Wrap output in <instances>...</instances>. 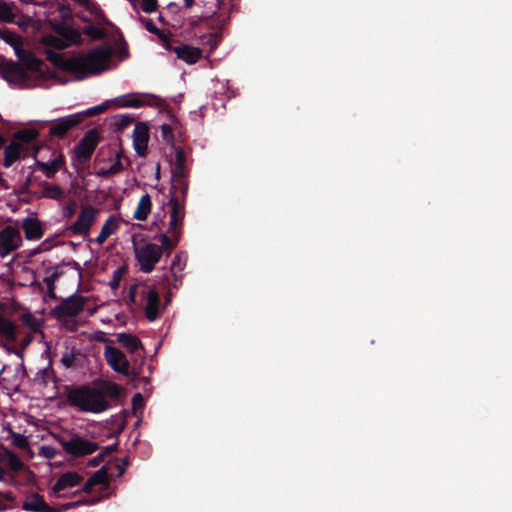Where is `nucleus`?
<instances>
[{
  "mask_svg": "<svg viewBox=\"0 0 512 512\" xmlns=\"http://www.w3.org/2000/svg\"><path fill=\"white\" fill-rule=\"evenodd\" d=\"M75 506H76V503L63 504V505L59 506L58 508H52V511H54V512H64V511H67L69 509H72Z\"/></svg>",
  "mask_w": 512,
  "mask_h": 512,
  "instance_id": "obj_40",
  "label": "nucleus"
},
{
  "mask_svg": "<svg viewBox=\"0 0 512 512\" xmlns=\"http://www.w3.org/2000/svg\"><path fill=\"white\" fill-rule=\"evenodd\" d=\"M107 472L105 468L98 470L90 479L89 484L95 485H106L107 484Z\"/></svg>",
  "mask_w": 512,
  "mask_h": 512,
  "instance_id": "obj_33",
  "label": "nucleus"
},
{
  "mask_svg": "<svg viewBox=\"0 0 512 512\" xmlns=\"http://www.w3.org/2000/svg\"><path fill=\"white\" fill-rule=\"evenodd\" d=\"M34 159L36 169L48 178H54L56 173L65 166L63 153L50 146H41L35 149Z\"/></svg>",
  "mask_w": 512,
  "mask_h": 512,
  "instance_id": "obj_4",
  "label": "nucleus"
},
{
  "mask_svg": "<svg viewBox=\"0 0 512 512\" xmlns=\"http://www.w3.org/2000/svg\"><path fill=\"white\" fill-rule=\"evenodd\" d=\"M123 166L120 160L119 155H117L109 166H103L101 163H98V168L95 172V175L101 178H108L111 175L118 174L122 171Z\"/></svg>",
  "mask_w": 512,
  "mask_h": 512,
  "instance_id": "obj_25",
  "label": "nucleus"
},
{
  "mask_svg": "<svg viewBox=\"0 0 512 512\" xmlns=\"http://www.w3.org/2000/svg\"><path fill=\"white\" fill-rule=\"evenodd\" d=\"M119 228V222L115 216H109L103 224L100 233L96 237L98 244H103Z\"/></svg>",
  "mask_w": 512,
  "mask_h": 512,
  "instance_id": "obj_23",
  "label": "nucleus"
},
{
  "mask_svg": "<svg viewBox=\"0 0 512 512\" xmlns=\"http://www.w3.org/2000/svg\"><path fill=\"white\" fill-rule=\"evenodd\" d=\"M95 147V133L93 131H90L75 148V157L79 162H84L90 158Z\"/></svg>",
  "mask_w": 512,
  "mask_h": 512,
  "instance_id": "obj_15",
  "label": "nucleus"
},
{
  "mask_svg": "<svg viewBox=\"0 0 512 512\" xmlns=\"http://www.w3.org/2000/svg\"><path fill=\"white\" fill-rule=\"evenodd\" d=\"M45 43L47 45H50V46H52L56 49H60V50L69 47V43L66 42L65 38L61 39V38L54 37V36L46 37Z\"/></svg>",
  "mask_w": 512,
  "mask_h": 512,
  "instance_id": "obj_34",
  "label": "nucleus"
},
{
  "mask_svg": "<svg viewBox=\"0 0 512 512\" xmlns=\"http://www.w3.org/2000/svg\"><path fill=\"white\" fill-rule=\"evenodd\" d=\"M170 220L167 233H161L157 238L166 248H173L180 240L181 225L185 216L184 210L177 200H170Z\"/></svg>",
  "mask_w": 512,
  "mask_h": 512,
  "instance_id": "obj_6",
  "label": "nucleus"
},
{
  "mask_svg": "<svg viewBox=\"0 0 512 512\" xmlns=\"http://www.w3.org/2000/svg\"><path fill=\"white\" fill-rule=\"evenodd\" d=\"M104 358L113 371L122 375H128L129 360L121 350L107 345L104 348Z\"/></svg>",
  "mask_w": 512,
  "mask_h": 512,
  "instance_id": "obj_10",
  "label": "nucleus"
},
{
  "mask_svg": "<svg viewBox=\"0 0 512 512\" xmlns=\"http://www.w3.org/2000/svg\"><path fill=\"white\" fill-rule=\"evenodd\" d=\"M141 104V101L137 98H132L123 103V106L126 107H139Z\"/></svg>",
  "mask_w": 512,
  "mask_h": 512,
  "instance_id": "obj_41",
  "label": "nucleus"
},
{
  "mask_svg": "<svg viewBox=\"0 0 512 512\" xmlns=\"http://www.w3.org/2000/svg\"><path fill=\"white\" fill-rule=\"evenodd\" d=\"M136 291L137 285H132L129 289L128 302L131 305L136 303Z\"/></svg>",
  "mask_w": 512,
  "mask_h": 512,
  "instance_id": "obj_38",
  "label": "nucleus"
},
{
  "mask_svg": "<svg viewBox=\"0 0 512 512\" xmlns=\"http://www.w3.org/2000/svg\"><path fill=\"white\" fill-rule=\"evenodd\" d=\"M47 58L59 69L84 79L91 75L100 74L109 69L112 50L109 46H100L87 54L65 57L63 54L47 50Z\"/></svg>",
  "mask_w": 512,
  "mask_h": 512,
  "instance_id": "obj_1",
  "label": "nucleus"
},
{
  "mask_svg": "<svg viewBox=\"0 0 512 512\" xmlns=\"http://www.w3.org/2000/svg\"><path fill=\"white\" fill-rule=\"evenodd\" d=\"M3 457L5 462L9 465V467L12 470L18 471L22 469L23 463L16 454L6 450L3 454Z\"/></svg>",
  "mask_w": 512,
  "mask_h": 512,
  "instance_id": "obj_29",
  "label": "nucleus"
},
{
  "mask_svg": "<svg viewBox=\"0 0 512 512\" xmlns=\"http://www.w3.org/2000/svg\"><path fill=\"white\" fill-rule=\"evenodd\" d=\"M176 161H177V168L176 172L180 175L182 174V168L184 163V154L181 150L176 151Z\"/></svg>",
  "mask_w": 512,
  "mask_h": 512,
  "instance_id": "obj_37",
  "label": "nucleus"
},
{
  "mask_svg": "<svg viewBox=\"0 0 512 512\" xmlns=\"http://www.w3.org/2000/svg\"><path fill=\"white\" fill-rule=\"evenodd\" d=\"M117 285H118V282H117V281H115V282H113V283H112V286H114V287H116Z\"/></svg>",
  "mask_w": 512,
  "mask_h": 512,
  "instance_id": "obj_51",
  "label": "nucleus"
},
{
  "mask_svg": "<svg viewBox=\"0 0 512 512\" xmlns=\"http://www.w3.org/2000/svg\"><path fill=\"white\" fill-rule=\"evenodd\" d=\"M144 23H145L146 29L149 32L154 33V34L159 33V29L156 27V25L154 24V22L151 19H147Z\"/></svg>",
  "mask_w": 512,
  "mask_h": 512,
  "instance_id": "obj_39",
  "label": "nucleus"
},
{
  "mask_svg": "<svg viewBox=\"0 0 512 512\" xmlns=\"http://www.w3.org/2000/svg\"><path fill=\"white\" fill-rule=\"evenodd\" d=\"M19 229L7 226L0 230V257L4 258L16 251L22 245Z\"/></svg>",
  "mask_w": 512,
  "mask_h": 512,
  "instance_id": "obj_7",
  "label": "nucleus"
},
{
  "mask_svg": "<svg viewBox=\"0 0 512 512\" xmlns=\"http://www.w3.org/2000/svg\"><path fill=\"white\" fill-rule=\"evenodd\" d=\"M0 336L6 340H14L16 338V328L14 324L7 318L6 310L0 305Z\"/></svg>",
  "mask_w": 512,
  "mask_h": 512,
  "instance_id": "obj_22",
  "label": "nucleus"
},
{
  "mask_svg": "<svg viewBox=\"0 0 512 512\" xmlns=\"http://www.w3.org/2000/svg\"><path fill=\"white\" fill-rule=\"evenodd\" d=\"M70 403L81 411L101 413L108 408L102 393L95 388H78L68 395Z\"/></svg>",
  "mask_w": 512,
  "mask_h": 512,
  "instance_id": "obj_3",
  "label": "nucleus"
},
{
  "mask_svg": "<svg viewBox=\"0 0 512 512\" xmlns=\"http://www.w3.org/2000/svg\"><path fill=\"white\" fill-rule=\"evenodd\" d=\"M133 148L137 155L144 156L147 152L149 142V128L143 122L135 124L133 133Z\"/></svg>",
  "mask_w": 512,
  "mask_h": 512,
  "instance_id": "obj_12",
  "label": "nucleus"
},
{
  "mask_svg": "<svg viewBox=\"0 0 512 512\" xmlns=\"http://www.w3.org/2000/svg\"><path fill=\"white\" fill-rule=\"evenodd\" d=\"M173 248H166L163 243L160 245L151 242L134 243L133 253L139 270L143 273H150L160 261L163 251H171Z\"/></svg>",
  "mask_w": 512,
  "mask_h": 512,
  "instance_id": "obj_5",
  "label": "nucleus"
},
{
  "mask_svg": "<svg viewBox=\"0 0 512 512\" xmlns=\"http://www.w3.org/2000/svg\"><path fill=\"white\" fill-rule=\"evenodd\" d=\"M152 209V200L149 194H144L140 197L137 207L133 213V218L138 221L147 220Z\"/></svg>",
  "mask_w": 512,
  "mask_h": 512,
  "instance_id": "obj_21",
  "label": "nucleus"
},
{
  "mask_svg": "<svg viewBox=\"0 0 512 512\" xmlns=\"http://www.w3.org/2000/svg\"><path fill=\"white\" fill-rule=\"evenodd\" d=\"M95 389L101 392L104 398L105 396L117 397L120 394V387L112 381H102Z\"/></svg>",
  "mask_w": 512,
  "mask_h": 512,
  "instance_id": "obj_27",
  "label": "nucleus"
},
{
  "mask_svg": "<svg viewBox=\"0 0 512 512\" xmlns=\"http://www.w3.org/2000/svg\"><path fill=\"white\" fill-rule=\"evenodd\" d=\"M97 216V210L91 206L82 207L75 223L72 226L76 234L87 235L91 226L94 224Z\"/></svg>",
  "mask_w": 512,
  "mask_h": 512,
  "instance_id": "obj_11",
  "label": "nucleus"
},
{
  "mask_svg": "<svg viewBox=\"0 0 512 512\" xmlns=\"http://www.w3.org/2000/svg\"><path fill=\"white\" fill-rule=\"evenodd\" d=\"M14 18L10 4L0 1V22H11Z\"/></svg>",
  "mask_w": 512,
  "mask_h": 512,
  "instance_id": "obj_32",
  "label": "nucleus"
},
{
  "mask_svg": "<svg viewBox=\"0 0 512 512\" xmlns=\"http://www.w3.org/2000/svg\"><path fill=\"white\" fill-rule=\"evenodd\" d=\"M158 221L161 222L162 219L160 218V216L157 214L155 215V221L153 222V225L154 226H158Z\"/></svg>",
  "mask_w": 512,
  "mask_h": 512,
  "instance_id": "obj_47",
  "label": "nucleus"
},
{
  "mask_svg": "<svg viewBox=\"0 0 512 512\" xmlns=\"http://www.w3.org/2000/svg\"><path fill=\"white\" fill-rule=\"evenodd\" d=\"M119 470H120V471H119V475H122V474H123V472H124V468L119 467Z\"/></svg>",
  "mask_w": 512,
  "mask_h": 512,
  "instance_id": "obj_49",
  "label": "nucleus"
},
{
  "mask_svg": "<svg viewBox=\"0 0 512 512\" xmlns=\"http://www.w3.org/2000/svg\"><path fill=\"white\" fill-rule=\"evenodd\" d=\"M4 140L3 137L0 135V146L3 144Z\"/></svg>",
  "mask_w": 512,
  "mask_h": 512,
  "instance_id": "obj_50",
  "label": "nucleus"
},
{
  "mask_svg": "<svg viewBox=\"0 0 512 512\" xmlns=\"http://www.w3.org/2000/svg\"><path fill=\"white\" fill-rule=\"evenodd\" d=\"M0 38L13 47L17 56L21 55V40L19 36H17L15 33L9 31L6 28H0Z\"/></svg>",
  "mask_w": 512,
  "mask_h": 512,
  "instance_id": "obj_26",
  "label": "nucleus"
},
{
  "mask_svg": "<svg viewBox=\"0 0 512 512\" xmlns=\"http://www.w3.org/2000/svg\"><path fill=\"white\" fill-rule=\"evenodd\" d=\"M5 497H6L7 499H10V500L12 499V496H11V494H10V493H6V494H5Z\"/></svg>",
  "mask_w": 512,
  "mask_h": 512,
  "instance_id": "obj_48",
  "label": "nucleus"
},
{
  "mask_svg": "<svg viewBox=\"0 0 512 512\" xmlns=\"http://www.w3.org/2000/svg\"><path fill=\"white\" fill-rule=\"evenodd\" d=\"M172 50L178 59L182 60L188 65L195 64L202 56L201 49L190 45H179L174 47Z\"/></svg>",
  "mask_w": 512,
  "mask_h": 512,
  "instance_id": "obj_16",
  "label": "nucleus"
},
{
  "mask_svg": "<svg viewBox=\"0 0 512 512\" xmlns=\"http://www.w3.org/2000/svg\"><path fill=\"white\" fill-rule=\"evenodd\" d=\"M145 314L149 321H155L158 317L160 298L154 289H149L145 294Z\"/></svg>",
  "mask_w": 512,
  "mask_h": 512,
  "instance_id": "obj_18",
  "label": "nucleus"
},
{
  "mask_svg": "<svg viewBox=\"0 0 512 512\" xmlns=\"http://www.w3.org/2000/svg\"><path fill=\"white\" fill-rule=\"evenodd\" d=\"M142 9L146 13H152L157 10V0H141Z\"/></svg>",
  "mask_w": 512,
  "mask_h": 512,
  "instance_id": "obj_35",
  "label": "nucleus"
},
{
  "mask_svg": "<svg viewBox=\"0 0 512 512\" xmlns=\"http://www.w3.org/2000/svg\"><path fill=\"white\" fill-rule=\"evenodd\" d=\"M61 445L68 454L75 457L89 455L98 449V445L95 442L79 436H73L69 440L62 441Z\"/></svg>",
  "mask_w": 512,
  "mask_h": 512,
  "instance_id": "obj_8",
  "label": "nucleus"
},
{
  "mask_svg": "<svg viewBox=\"0 0 512 512\" xmlns=\"http://www.w3.org/2000/svg\"><path fill=\"white\" fill-rule=\"evenodd\" d=\"M38 136V131L35 129H24L18 131L14 135V140L20 143H25L26 146L29 147V143L36 139Z\"/></svg>",
  "mask_w": 512,
  "mask_h": 512,
  "instance_id": "obj_28",
  "label": "nucleus"
},
{
  "mask_svg": "<svg viewBox=\"0 0 512 512\" xmlns=\"http://www.w3.org/2000/svg\"><path fill=\"white\" fill-rule=\"evenodd\" d=\"M142 402H143V397L141 394H136L134 397H133V405L134 407L136 408L137 406H141L142 405Z\"/></svg>",
  "mask_w": 512,
  "mask_h": 512,
  "instance_id": "obj_43",
  "label": "nucleus"
},
{
  "mask_svg": "<svg viewBox=\"0 0 512 512\" xmlns=\"http://www.w3.org/2000/svg\"><path fill=\"white\" fill-rule=\"evenodd\" d=\"M160 130H161V134H162V137L166 140V141H170L173 137V134H172V127L170 124L168 123H163L161 126H160Z\"/></svg>",
  "mask_w": 512,
  "mask_h": 512,
  "instance_id": "obj_36",
  "label": "nucleus"
},
{
  "mask_svg": "<svg viewBox=\"0 0 512 512\" xmlns=\"http://www.w3.org/2000/svg\"><path fill=\"white\" fill-rule=\"evenodd\" d=\"M23 229L28 240H37L43 235L41 224L35 218H26L23 222Z\"/></svg>",
  "mask_w": 512,
  "mask_h": 512,
  "instance_id": "obj_24",
  "label": "nucleus"
},
{
  "mask_svg": "<svg viewBox=\"0 0 512 512\" xmlns=\"http://www.w3.org/2000/svg\"><path fill=\"white\" fill-rule=\"evenodd\" d=\"M83 308V298L78 295L70 296L60 306L62 314L67 316H76L83 310Z\"/></svg>",
  "mask_w": 512,
  "mask_h": 512,
  "instance_id": "obj_19",
  "label": "nucleus"
},
{
  "mask_svg": "<svg viewBox=\"0 0 512 512\" xmlns=\"http://www.w3.org/2000/svg\"><path fill=\"white\" fill-rule=\"evenodd\" d=\"M26 511L30 512H54L52 508L44 501L43 497L38 494L27 496L22 504Z\"/></svg>",
  "mask_w": 512,
  "mask_h": 512,
  "instance_id": "obj_17",
  "label": "nucleus"
},
{
  "mask_svg": "<svg viewBox=\"0 0 512 512\" xmlns=\"http://www.w3.org/2000/svg\"><path fill=\"white\" fill-rule=\"evenodd\" d=\"M105 107H106L105 104H100L98 106L92 107V108L88 109L87 114H94L97 112H101L105 109Z\"/></svg>",
  "mask_w": 512,
  "mask_h": 512,
  "instance_id": "obj_42",
  "label": "nucleus"
},
{
  "mask_svg": "<svg viewBox=\"0 0 512 512\" xmlns=\"http://www.w3.org/2000/svg\"><path fill=\"white\" fill-rule=\"evenodd\" d=\"M64 38L67 43L70 45H81L83 43V38L81 32L76 29H67L64 32Z\"/></svg>",
  "mask_w": 512,
  "mask_h": 512,
  "instance_id": "obj_30",
  "label": "nucleus"
},
{
  "mask_svg": "<svg viewBox=\"0 0 512 512\" xmlns=\"http://www.w3.org/2000/svg\"><path fill=\"white\" fill-rule=\"evenodd\" d=\"M80 114H71L61 117L57 120L51 121L52 127L50 128V135L62 137L70 128L80 122Z\"/></svg>",
  "mask_w": 512,
  "mask_h": 512,
  "instance_id": "obj_14",
  "label": "nucleus"
},
{
  "mask_svg": "<svg viewBox=\"0 0 512 512\" xmlns=\"http://www.w3.org/2000/svg\"><path fill=\"white\" fill-rule=\"evenodd\" d=\"M43 196L50 199L60 200L63 190L58 185H47L43 189Z\"/></svg>",
  "mask_w": 512,
  "mask_h": 512,
  "instance_id": "obj_31",
  "label": "nucleus"
},
{
  "mask_svg": "<svg viewBox=\"0 0 512 512\" xmlns=\"http://www.w3.org/2000/svg\"><path fill=\"white\" fill-rule=\"evenodd\" d=\"M116 341L130 353H134L138 349L143 348L140 339L131 333H118L116 335Z\"/></svg>",
  "mask_w": 512,
  "mask_h": 512,
  "instance_id": "obj_20",
  "label": "nucleus"
},
{
  "mask_svg": "<svg viewBox=\"0 0 512 512\" xmlns=\"http://www.w3.org/2000/svg\"><path fill=\"white\" fill-rule=\"evenodd\" d=\"M32 316L31 315H24L23 320L25 323H27L32 329L36 328V325L31 322Z\"/></svg>",
  "mask_w": 512,
  "mask_h": 512,
  "instance_id": "obj_44",
  "label": "nucleus"
},
{
  "mask_svg": "<svg viewBox=\"0 0 512 512\" xmlns=\"http://www.w3.org/2000/svg\"><path fill=\"white\" fill-rule=\"evenodd\" d=\"M29 152V147L25 143H20L13 140L4 150V162L5 167L12 166L16 161L25 158Z\"/></svg>",
  "mask_w": 512,
  "mask_h": 512,
  "instance_id": "obj_13",
  "label": "nucleus"
},
{
  "mask_svg": "<svg viewBox=\"0 0 512 512\" xmlns=\"http://www.w3.org/2000/svg\"><path fill=\"white\" fill-rule=\"evenodd\" d=\"M20 63H6L0 67L1 76L13 87L30 88L41 85L48 78L45 65L32 54H21Z\"/></svg>",
  "mask_w": 512,
  "mask_h": 512,
  "instance_id": "obj_2",
  "label": "nucleus"
},
{
  "mask_svg": "<svg viewBox=\"0 0 512 512\" xmlns=\"http://www.w3.org/2000/svg\"><path fill=\"white\" fill-rule=\"evenodd\" d=\"M95 484H89V480L85 483L84 487H83V490L88 492L90 490V488L92 486H94Z\"/></svg>",
  "mask_w": 512,
  "mask_h": 512,
  "instance_id": "obj_45",
  "label": "nucleus"
},
{
  "mask_svg": "<svg viewBox=\"0 0 512 512\" xmlns=\"http://www.w3.org/2000/svg\"><path fill=\"white\" fill-rule=\"evenodd\" d=\"M82 480V477L76 472L64 473L52 486L49 495L55 498L68 497L71 494L69 490L77 486Z\"/></svg>",
  "mask_w": 512,
  "mask_h": 512,
  "instance_id": "obj_9",
  "label": "nucleus"
},
{
  "mask_svg": "<svg viewBox=\"0 0 512 512\" xmlns=\"http://www.w3.org/2000/svg\"><path fill=\"white\" fill-rule=\"evenodd\" d=\"M186 7H192L194 4V0H184Z\"/></svg>",
  "mask_w": 512,
  "mask_h": 512,
  "instance_id": "obj_46",
  "label": "nucleus"
}]
</instances>
